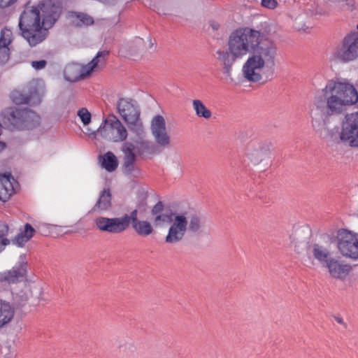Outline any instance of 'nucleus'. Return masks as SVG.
<instances>
[{
	"mask_svg": "<svg viewBox=\"0 0 358 358\" xmlns=\"http://www.w3.org/2000/svg\"><path fill=\"white\" fill-rule=\"evenodd\" d=\"M357 101L358 92L352 85L341 82L328 83L321 94L315 96L310 112L313 126H320L322 121L323 130L320 131V136L323 139L358 149V111L345 115L341 131L337 127L333 129L327 127L329 116L341 114L345 107Z\"/></svg>",
	"mask_w": 358,
	"mask_h": 358,
	"instance_id": "obj_1",
	"label": "nucleus"
},
{
	"mask_svg": "<svg viewBox=\"0 0 358 358\" xmlns=\"http://www.w3.org/2000/svg\"><path fill=\"white\" fill-rule=\"evenodd\" d=\"M70 233H71V231H66L65 234H69Z\"/></svg>",
	"mask_w": 358,
	"mask_h": 358,
	"instance_id": "obj_51",
	"label": "nucleus"
},
{
	"mask_svg": "<svg viewBox=\"0 0 358 358\" xmlns=\"http://www.w3.org/2000/svg\"><path fill=\"white\" fill-rule=\"evenodd\" d=\"M35 232L36 231L31 224L26 223L24 230L19 233L12 241L19 247H22L34 236Z\"/></svg>",
	"mask_w": 358,
	"mask_h": 358,
	"instance_id": "obj_24",
	"label": "nucleus"
},
{
	"mask_svg": "<svg viewBox=\"0 0 358 358\" xmlns=\"http://www.w3.org/2000/svg\"><path fill=\"white\" fill-rule=\"evenodd\" d=\"M270 143L259 140H252L247 145L246 153L252 163L258 164L269 157Z\"/></svg>",
	"mask_w": 358,
	"mask_h": 358,
	"instance_id": "obj_13",
	"label": "nucleus"
},
{
	"mask_svg": "<svg viewBox=\"0 0 358 358\" xmlns=\"http://www.w3.org/2000/svg\"><path fill=\"white\" fill-rule=\"evenodd\" d=\"M131 221L134 222V210L131 211L129 215L125 214L121 217L109 218L99 216L94 220V224L101 231L120 234L129 227Z\"/></svg>",
	"mask_w": 358,
	"mask_h": 358,
	"instance_id": "obj_8",
	"label": "nucleus"
},
{
	"mask_svg": "<svg viewBox=\"0 0 358 358\" xmlns=\"http://www.w3.org/2000/svg\"><path fill=\"white\" fill-rule=\"evenodd\" d=\"M316 14H318L320 15H327V12L324 10L322 8H317Z\"/></svg>",
	"mask_w": 358,
	"mask_h": 358,
	"instance_id": "obj_46",
	"label": "nucleus"
},
{
	"mask_svg": "<svg viewBox=\"0 0 358 358\" xmlns=\"http://www.w3.org/2000/svg\"><path fill=\"white\" fill-rule=\"evenodd\" d=\"M262 36L259 31L249 27L233 31L228 38L227 49L218 50L216 52L217 59L222 66L223 73L231 76L232 66L236 61L252 50V55L243 66L245 78L254 83L260 81L262 79L261 70L265 65H270L271 70L266 76V78L272 79L277 47L273 41L264 40Z\"/></svg>",
	"mask_w": 358,
	"mask_h": 358,
	"instance_id": "obj_2",
	"label": "nucleus"
},
{
	"mask_svg": "<svg viewBox=\"0 0 358 358\" xmlns=\"http://www.w3.org/2000/svg\"><path fill=\"white\" fill-rule=\"evenodd\" d=\"M180 218H185L186 220L185 227L187 231L194 235H198L203 231V220L201 215L194 211H184L179 213Z\"/></svg>",
	"mask_w": 358,
	"mask_h": 358,
	"instance_id": "obj_17",
	"label": "nucleus"
},
{
	"mask_svg": "<svg viewBox=\"0 0 358 358\" xmlns=\"http://www.w3.org/2000/svg\"><path fill=\"white\" fill-rule=\"evenodd\" d=\"M357 29H358V24H357Z\"/></svg>",
	"mask_w": 358,
	"mask_h": 358,
	"instance_id": "obj_52",
	"label": "nucleus"
},
{
	"mask_svg": "<svg viewBox=\"0 0 358 358\" xmlns=\"http://www.w3.org/2000/svg\"><path fill=\"white\" fill-rule=\"evenodd\" d=\"M140 114L141 111L136 108V136L138 137L136 140L144 139L145 135L143 122L139 118Z\"/></svg>",
	"mask_w": 358,
	"mask_h": 358,
	"instance_id": "obj_34",
	"label": "nucleus"
},
{
	"mask_svg": "<svg viewBox=\"0 0 358 358\" xmlns=\"http://www.w3.org/2000/svg\"><path fill=\"white\" fill-rule=\"evenodd\" d=\"M99 159L101 166L108 172L114 171L118 166L117 157L110 151L107 152L102 156H99Z\"/></svg>",
	"mask_w": 358,
	"mask_h": 358,
	"instance_id": "obj_26",
	"label": "nucleus"
},
{
	"mask_svg": "<svg viewBox=\"0 0 358 358\" xmlns=\"http://www.w3.org/2000/svg\"><path fill=\"white\" fill-rule=\"evenodd\" d=\"M0 354L3 358H15L17 356L16 348L10 342H6L0 348Z\"/></svg>",
	"mask_w": 358,
	"mask_h": 358,
	"instance_id": "obj_32",
	"label": "nucleus"
},
{
	"mask_svg": "<svg viewBox=\"0 0 358 358\" xmlns=\"http://www.w3.org/2000/svg\"><path fill=\"white\" fill-rule=\"evenodd\" d=\"M112 194L109 188H105L99 194L98 200L90 213H101L111 209Z\"/></svg>",
	"mask_w": 358,
	"mask_h": 358,
	"instance_id": "obj_22",
	"label": "nucleus"
},
{
	"mask_svg": "<svg viewBox=\"0 0 358 358\" xmlns=\"http://www.w3.org/2000/svg\"><path fill=\"white\" fill-rule=\"evenodd\" d=\"M3 124L11 130H31L40 124L41 117L27 108L7 107L1 112Z\"/></svg>",
	"mask_w": 358,
	"mask_h": 358,
	"instance_id": "obj_5",
	"label": "nucleus"
},
{
	"mask_svg": "<svg viewBox=\"0 0 358 358\" xmlns=\"http://www.w3.org/2000/svg\"><path fill=\"white\" fill-rule=\"evenodd\" d=\"M14 193L15 189L8 178L0 182V201L6 202Z\"/></svg>",
	"mask_w": 358,
	"mask_h": 358,
	"instance_id": "obj_28",
	"label": "nucleus"
},
{
	"mask_svg": "<svg viewBox=\"0 0 358 358\" xmlns=\"http://www.w3.org/2000/svg\"><path fill=\"white\" fill-rule=\"evenodd\" d=\"M150 130L155 143L148 140H136V157L145 158L161 152L159 147L167 148L171 145V138L166 131V122L161 115L154 116L150 123Z\"/></svg>",
	"mask_w": 358,
	"mask_h": 358,
	"instance_id": "obj_4",
	"label": "nucleus"
},
{
	"mask_svg": "<svg viewBox=\"0 0 358 358\" xmlns=\"http://www.w3.org/2000/svg\"><path fill=\"white\" fill-rule=\"evenodd\" d=\"M123 152L122 172L124 175H131L134 170V144L131 142H125L122 145Z\"/></svg>",
	"mask_w": 358,
	"mask_h": 358,
	"instance_id": "obj_20",
	"label": "nucleus"
},
{
	"mask_svg": "<svg viewBox=\"0 0 358 358\" xmlns=\"http://www.w3.org/2000/svg\"><path fill=\"white\" fill-rule=\"evenodd\" d=\"M135 171H136V173L137 172H139V170H137V169L136 168ZM136 176H137L136 175Z\"/></svg>",
	"mask_w": 358,
	"mask_h": 358,
	"instance_id": "obj_49",
	"label": "nucleus"
},
{
	"mask_svg": "<svg viewBox=\"0 0 358 358\" xmlns=\"http://www.w3.org/2000/svg\"><path fill=\"white\" fill-rule=\"evenodd\" d=\"M47 64V62L44 59L38 60V61H33L31 62V66L36 70H41L45 67Z\"/></svg>",
	"mask_w": 358,
	"mask_h": 358,
	"instance_id": "obj_41",
	"label": "nucleus"
},
{
	"mask_svg": "<svg viewBox=\"0 0 358 358\" xmlns=\"http://www.w3.org/2000/svg\"><path fill=\"white\" fill-rule=\"evenodd\" d=\"M261 4L265 8L273 9L276 8L278 2L276 0H262Z\"/></svg>",
	"mask_w": 358,
	"mask_h": 358,
	"instance_id": "obj_40",
	"label": "nucleus"
},
{
	"mask_svg": "<svg viewBox=\"0 0 358 358\" xmlns=\"http://www.w3.org/2000/svg\"><path fill=\"white\" fill-rule=\"evenodd\" d=\"M17 1V0H0V8H7L15 3Z\"/></svg>",
	"mask_w": 358,
	"mask_h": 358,
	"instance_id": "obj_42",
	"label": "nucleus"
},
{
	"mask_svg": "<svg viewBox=\"0 0 358 358\" xmlns=\"http://www.w3.org/2000/svg\"><path fill=\"white\" fill-rule=\"evenodd\" d=\"M28 299L29 297L27 294L24 292H20L19 293L15 294L13 297V308L15 309L22 308L27 304Z\"/></svg>",
	"mask_w": 358,
	"mask_h": 358,
	"instance_id": "obj_33",
	"label": "nucleus"
},
{
	"mask_svg": "<svg viewBox=\"0 0 358 358\" xmlns=\"http://www.w3.org/2000/svg\"><path fill=\"white\" fill-rule=\"evenodd\" d=\"M344 3L341 5V7L344 10L352 11L355 9V0H344Z\"/></svg>",
	"mask_w": 358,
	"mask_h": 358,
	"instance_id": "obj_39",
	"label": "nucleus"
},
{
	"mask_svg": "<svg viewBox=\"0 0 358 358\" xmlns=\"http://www.w3.org/2000/svg\"><path fill=\"white\" fill-rule=\"evenodd\" d=\"M30 1L23 6V11L19 17L20 34L28 42L31 47L42 43L49 31L41 18L37 6H30Z\"/></svg>",
	"mask_w": 358,
	"mask_h": 358,
	"instance_id": "obj_3",
	"label": "nucleus"
},
{
	"mask_svg": "<svg viewBox=\"0 0 358 358\" xmlns=\"http://www.w3.org/2000/svg\"><path fill=\"white\" fill-rule=\"evenodd\" d=\"M109 55V51H99L92 60L87 64L82 66V71L79 76H89L96 69L103 68Z\"/></svg>",
	"mask_w": 358,
	"mask_h": 358,
	"instance_id": "obj_19",
	"label": "nucleus"
},
{
	"mask_svg": "<svg viewBox=\"0 0 358 358\" xmlns=\"http://www.w3.org/2000/svg\"><path fill=\"white\" fill-rule=\"evenodd\" d=\"M164 203L159 201L151 209L152 222L155 227H162L171 224L174 221L176 215L179 214L172 210L164 213Z\"/></svg>",
	"mask_w": 358,
	"mask_h": 358,
	"instance_id": "obj_15",
	"label": "nucleus"
},
{
	"mask_svg": "<svg viewBox=\"0 0 358 358\" xmlns=\"http://www.w3.org/2000/svg\"><path fill=\"white\" fill-rule=\"evenodd\" d=\"M8 225L4 222H0V252L10 243V241L6 237L8 234Z\"/></svg>",
	"mask_w": 358,
	"mask_h": 358,
	"instance_id": "obj_31",
	"label": "nucleus"
},
{
	"mask_svg": "<svg viewBox=\"0 0 358 358\" xmlns=\"http://www.w3.org/2000/svg\"><path fill=\"white\" fill-rule=\"evenodd\" d=\"M311 248L313 257L320 263L326 266L329 259L332 258L330 257V252L329 250L322 245H320L317 243H314Z\"/></svg>",
	"mask_w": 358,
	"mask_h": 358,
	"instance_id": "obj_25",
	"label": "nucleus"
},
{
	"mask_svg": "<svg viewBox=\"0 0 358 358\" xmlns=\"http://www.w3.org/2000/svg\"><path fill=\"white\" fill-rule=\"evenodd\" d=\"M210 26L212 27V29L215 31L218 30L220 28V24L215 21H210Z\"/></svg>",
	"mask_w": 358,
	"mask_h": 358,
	"instance_id": "obj_45",
	"label": "nucleus"
},
{
	"mask_svg": "<svg viewBox=\"0 0 358 358\" xmlns=\"http://www.w3.org/2000/svg\"><path fill=\"white\" fill-rule=\"evenodd\" d=\"M10 57V49L8 48H0V63L5 64Z\"/></svg>",
	"mask_w": 358,
	"mask_h": 358,
	"instance_id": "obj_38",
	"label": "nucleus"
},
{
	"mask_svg": "<svg viewBox=\"0 0 358 358\" xmlns=\"http://www.w3.org/2000/svg\"><path fill=\"white\" fill-rule=\"evenodd\" d=\"M136 189L137 191V201L136 202V233L142 236H148L155 232L153 226L148 221L138 220L137 218L138 212L143 213L147 210L148 187L145 185H141L136 180Z\"/></svg>",
	"mask_w": 358,
	"mask_h": 358,
	"instance_id": "obj_7",
	"label": "nucleus"
},
{
	"mask_svg": "<svg viewBox=\"0 0 358 358\" xmlns=\"http://www.w3.org/2000/svg\"><path fill=\"white\" fill-rule=\"evenodd\" d=\"M10 40L6 39L3 35L0 38V48H8V45L10 43Z\"/></svg>",
	"mask_w": 358,
	"mask_h": 358,
	"instance_id": "obj_43",
	"label": "nucleus"
},
{
	"mask_svg": "<svg viewBox=\"0 0 358 358\" xmlns=\"http://www.w3.org/2000/svg\"><path fill=\"white\" fill-rule=\"evenodd\" d=\"M193 108L195 110L196 115L199 117H203L205 119L210 118L212 115L211 111L208 109L203 103L199 99H194L192 101Z\"/></svg>",
	"mask_w": 358,
	"mask_h": 358,
	"instance_id": "obj_30",
	"label": "nucleus"
},
{
	"mask_svg": "<svg viewBox=\"0 0 358 358\" xmlns=\"http://www.w3.org/2000/svg\"><path fill=\"white\" fill-rule=\"evenodd\" d=\"M75 16L78 20V22L76 23L77 26H88L94 24L93 18L87 14L83 13H75Z\"/></svg>",
	"mask_w": 358,
	"mask_h": 358,
	"instance_id": "obj_35",
	"label": "nucleus"
},
{
	"mask_svg": "<svg viewBox=\"0 0 358 358\" xmlns=\"http://www.w3.org/2000/svg\"><path fill=\"white\" fill-rule=\"evenodd\" d=\"M185 224L186 220L185 218H180L179 214L176 215L174 221L171 224L168 234L165 237V243L173 245L182 241L187 231Z\"/></svg>",
	"mask_w": 358,
	"mask_h": 358,
	"instance_id": "obj_14",
	"label": "nucleus"
},
{
	"mask_svg": "<svg viewBox=\"0 0 358 358\" xmlns=\"http://www.w3.org/2000/svg\"><path fill=\"white\" fill-rule=\"evenodd\" d=\"M136 53L140 54L141 57L146 52V45L143 38L136 37Z\"/></svg>",
	"mask_w": 358,
	"mask_h": 358,
	"instance_id": "obj_37",
	"label": "nucleus"
},
{
	"mask_svg": "<svg viewBox=\"0 0 358 358\" xmlns=\"http://www.w3.org/2000/svg\"><path fill=\"white\" fill-rule=\"evenodd\" d=\"M335 56L343 62L357 59L358 57V34L354 32L346 35L341 45L337 47Z\"/></svg>",
	"mask_w": 358,
	"mask_h": 358,
	"instance_id": "obj_11",
	"label": "nucleus"
},
{
	"mask_svg": "<svg viewBox=\"0 0 358 358\" xmlns=\"http://www.w3.org/2000/svg\"><path fill=\"white\" fill-rule=\"evenodd\" d=\"M291 244L298 255L303 254L310 247L308 238L301 233H294L290 236Z\"/></svg>",
	"mask_w": 358,
	"mask_h": 358,
	"instance_id": "obj_23",
	"label": "nucleus"
},
{
	"mask_svg": "<svg viewBox=\"0 0 358 358\" xmlns=\"http://www.w3.org/2000/svg\"><path fill=\"white\" fill-rule=\"evenodd\" d=\"M82 71V66L80 68L77 65H69L64 69V76L66 79L71 82H75L87 76H79Z\"/></svg>",
	"mask_w": 358,
	"mask_h": 358,
	"instance_id": "obj_29",
	"label": "nucleus"
},
{
	"mask_svg": "<svg viewBox=\"0 0 358 358\" xmlns=\"http://www.w3.org/2000/svg\"><path fill=\"white\" fill-rule=\"evenodd\" d=\"M120 130L121 128H119V127H117V125H115V127L114 128V131H115V134H117V131H119L118 130Z\"/></svg>",
	"mask_w": 358,
	"mask_h": 358,
	"instance_id": "obj_47",
	"label": "nucleus"
},
{
	"mask_svg": "<svg viewBox=\"0 0 358 358\" xmlns=\"http://www.w3.org/2000/svg\"><path fill=\"white\" fill-rule=\"evenodd\" d=\"M332 278L345 280L352 270V266L343 264L341 261L331 258L329 259L327 264L325 266Z\"/></svg>",
	"mask_w": 358,
	"mask_h": 358,
	"instance_id": "obj_18",
	"label": "nucleus"
},
{
	"mask_svg": "<svg viewBox=\"0 0 358 358\" xmlns=\"http://www.w3.org/2000/svg\"><path fill=\"white\" fill-rule=\"evenodd\" d=\"M135 171H136V173L137 172H139V170H137V169L136 168ZM136 176H137L136 175Z\"/></svg>",
	"mask_w": 358,
	"mask_h": 358,
	"instance_id": "obj_50",
	"label": "nucleus"
},
{
	"mask_svg": "<svg viewBox=\"0 0 358 358\" xmlns=\"http://www.w3.org/2000/svg\"><path fill=\"white\" fill-rule=\"evenodd\" d=\"M118 113L130 129L134 127V107L131 101L120 99L117 103Z\"/></svg>",
	"mask_w": 358,
	"mask_h": 358,
	"instance_id": "obj_21",
	"label": "nucleus"
},
{
	"mask_svg": "<svg viewBox=\"0 0 358 358\" xmlns=\"http://www.w3.org/2000/svg\"><path fill=\"white\" fill-rule=\"evenodd\" d=\"M148 39H149V41H150V36H148ZM150 46H152V43H151V41H150Z\"/></svg>",
	"mask_w": 358,
	"mask_h": 358,
	"instance_id": "obj_48",
	"label": "nucleus"
},
{
	"mask_svg": "<svg viewBox=\"0 0 358 358\" xmlns=\"http://www.w3.org/2000/svg\"><path fill=\"white\" fill-rule=\"evenodd\" d=\"M63 0H41L37 4L45 27L50 29L60 17L63 11Z\"/></svg>",
	"mask_w": 358,
	"mask_h": 358,
	"instance_id": "obj_9",
	"label": "nucleus"
},
{
	"mask_svg": "<svg viewBox=\"0 0 358 358\" xmlns=\"http://www.w3.org/2000/svg\"><path fill=\"white\" fill-rule=\"evenodd\" d=\"M12 101L16 105H38L41 101L39 89L36 84H29L22 90H13L10 94Z\"/></svg>",
	"mask_w": 358,
	"mask_h": 358,
	"instance_id": "obj_12",
	"label": "nucleus"
},
{
	"mask_svg": "<svg viewBox=\"0 0 358 358\" xmlns=\"http://www.w3.org/2000/svg\"><path fill=\"white\" fill-rule=\"evenodd\" d=\"M78 115L80 117L84 125H87L91 122V114L85 108H82L78 111Z\"/></svg>",
	"mask_w": 358,
	"mask_h": 358,
	"instance_id": "obj_36",
	"label": "nucleus"
},
{
	"mask_svg": "<svg viewBox=\"0 0 358 358\" xmlns=\"http://www.w3.org/2000/svg\"><path fill=\"white\" fill-rule=\"evenodd\" d=\"M14 311L8 303L0 300V327L8 323L13 317Z\"/></svg>",
	"mask_w": 358,
	"mask_h": 358,
	"instance_id": "obj_27",
	"label": "nucleus"
},
{
	"mask_svg": "<svg viewBox=\"0 0 358 358\" xmlns=\"http://www.w3.org/2000/svg\"><path fill=\"white\" fill-rule=\"evenodd\" d=\"M357 85L358 86V84Z\"/></svg>",
	"mask_w": 358,
	"mask_h": 358,
	"instance_id": "obj_53",
	"label": "nucleus"
},
{
	"mask_svg": "<svg viewBox=\"0 0 358 358\" xmlns=\"http://www.w3.org/2000/svg\"><path fill=\"white\" fill-rule=\"evenodd\" d=\"M337 246L343 256L358 258V234L341 229L337 233Z\"/></svg>",
	"mask_w": 358,
	"mask_h": 358,
	"instance_id": "obj_10",
	"label": "nucleus"
},
{
	"mask_svg": "<svg viewBox=\"0 0 358 358\" xmlns=\"http://www.w3.org/2000/svg\"><path fill=\"white\" fill-rule=\"evenodd\" d=\"M334 320L338 323L342 324L345 328L347 327V324L343 321V318L338 316H334Z\"/></svg>",
	"mask_w": 358,
	"mask_h": 358,
	"instance_id": "obj_44",
	"label": "nucleus"
},
{
	"mask_svg": "<svg viewBox=\"0 0 358 358\" xmlns=\"http://www.w3.org/2000/svg\"><path fill=\"white\" fill-rule=\"evenodd\" d=\"M96 133L102 138L110 142L122 141L127 138V131L121 122L114 115H109L95 131L89 133L95 138Z\"/></svg>",
	"mask_w": 358,
	"mask_h": 358,
	"instance_id": "obj_6",
	"label": "nucleus"
},
{
	"mask_svg": "<svg viewBox=\"0 0 358 358\" xmlns=\"http://www.w3.org/2000/svg\"><path fill=\"white\" fill-rule=\"evenodd\" d=\"M25 255L20 257L18 265L14 266L11 270L0 275V282H6L8 284L17 283L22 281L27 275V262L25 261Z\"/></svg>",
	"mask_w": 358,
	"mask_h": 358,
	"instance_id": "obj_16",
	"label": "nucleus"
}]
</instances>
